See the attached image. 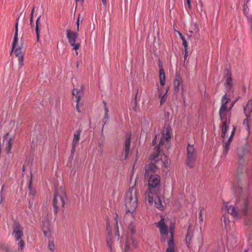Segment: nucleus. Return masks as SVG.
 I'll use <instances>...</instances> for the list:
<instances>
[{"label":"nucleus","instance_id":"obj_1","mask_svg":"<svg viewBox=\"0 0 252 252\" xmlns=\"http://www.w3.org/2000/svg\"><path fill=\"white\" fill-rule=\"evenodd\" d=\"M170 138L169 130L167 129L165 133L163 134L158 146L155 148L153 153L151 156V163L146 168L147 173L149 170L155 173L159 169L166 168L168 166L167 157L164 154L161 153V148H163V146H165L166 149L169 148V142Z\"/></svg>","mask_w":252,"mask_h":252},{"label":"nucleus","instance_id":"obj_2","mask_svg":"<svg viewBox=\"0 0 252 252\" xmlns=\"http://www.w3.org/2000/svg\"><path fill=\"white\" fill-rule=\"evenodd\" d=\"M252 209L251 198L242 196L236 204V207L232 205H229L227 207V212L234 218H243L245 225L250 227L251 226Z\"/></svg>","mask_w":252,"mask_h":252},{"label":"nucleus","instance_id":"obj_3","mask_svg":"<svg viewBox=\"0 0 252 252\" xmlns=\"http://www.w3.org/2000/svg\"><path fill=\"white\" fill-rule=\"evenodd\" d=\"M156 226L158 228L160 240L162 242H165L168 240V248L166 252H175V245L174 242V226H170L168 229L167 224V220L162 216L160 220L156 223Z\"/></svg>","mask_w":252,"mask_h":252},{"label":"nucleus","instance_id":"obj_4","mask_svg":"<svg viewBox=\"0 0 252 252\" xmlns=\"http://www.w3.org/2000/svg\"><path fill=\"white\" fill-rule=\"evenodd\" d=\"M230 102V99L227 96L226 94L222 96L219 115L222 122L221 137L222 138H224L225 137L230 122L231 110L229 106Z\"/></svg>","mask_w":252,"mask_h":252},{"label":"nucleus","instance_id":"obj_5","mask_svg":"<svg viewBox=\"0 0 252 252\" xmlns=\"http://www.w3.org/2000/svg\"><path fill=\"white\" fill-rule=\"evenodd\" d=\"M153 173L151 170H149L147 173L146 169L145 177L148 178V189L146 191L145 195L146 198H148V202L151 204L153 203V197L151 196V195L157 194L160 186V176Z\"/></svg>","mask_w":252,"mask_h":252},{"label":"nucleus","instance_id":"obj_6","mask_svg":"<svg viewBox=\"0 0 252 252\" xmlns=\"http://www.w3.org/2000/svg\"><path fill=\"white\" fill-rule=\"evenodd\" d=\"M137 190L135 186L129 188L125 195V205L127 212L126 214L130 213L134 217L133 213L137 207Z\"/></svg>","mask_w":252,"mask_h":252},{"label":"nucleus","instance_id":"obj_7","mask_svg":"<svg viewBox=\"0 0 252 252\" xmlns=\"http://www.w3.org/2000/svg\"><path fill=\"white\" fill-rule=\"evenodd\" d=\"M66 198L64 187L56 188L53 200V205L56 214L58 212L59 209L64 207Z\"/></svg>","mask_w":252,"mask_h":252},{"label":"nucleus","instance_id":"obj_8","mask_svg":"<svg viewBox=\"0 0 252 252\" xmlns=\"http://www.w3.org/2000/svg\"><path fill=\"white\" fill-rule=\"evenodd\" d=\"M186 164L189 167H193L195 165L196 159V152L192 145L188 144L187 147Z\"/></svg>","mask_w":252,"mask_h":252},{"label":"nucleus","instance_id":"obj_9","mask_svg":"<svg viewBox=\"0 0 252 252\" xmlns=\"http://www.w3.org/2000/svg\"><path fill=\"white\" fill-rule=\"evenodd\" d=\"M135 233V226L132 223H130L128 227L127 234L126 235V245L125 247V252H128L130 249V244L131 243L132 246L136 248L138 246L137 242L133 239V238H130V241L129 240V235H133Z\"/></svg>","mask_w":252,"mask_h":252},{"label":"nucleus","instance_id":"obj_10","mask_svg":"<svg viewBox=\"0 0 252 252\" xmlns=\"http://www.w3.org/2000/svg\"><path fill=\"white\" fill-rule=\"evenodd\" d=\"M66 37L68 42L73 47V49L75 50H78L80 46V43L78 42V33L72 32L70 29H67L66 30Z\"/></svg>","mask_w":252,"mask_h":252},{"label":"nucleus","instance_id":"obj_11","mask_svg":"<svg viewBox=\"0 0 252 252\" xmlns=\"http://www.w3.org/2000/svg\"><path fill=\"white\" fill-rule=\"evenodd\" d=\"M244 112L246 119L243 122V125L246 126L247 130H250V122L251 121V112H252V101L249 100L244 108Z\"/></svg>","mask_w":252,"mask_h":252},{"label":"nucleus","instance_id":"obj_12","mask_svg":"<svg viewBox=\"0 0 252 252\" xmlns=\"http://www.w3.org/2000/svg\"><path fill=\"white\" fill-rule=\"evenodd\" d=\"M13 234L16 241L20 240L23 235L21 227L18 223L14 224Z\"/></svg>","mask_w":252,"mask_h":252},{"label":"nucleus","instance_id":"obj_13","mask_svg":"<svg viewBox=\"0 0 252 252\" xmlns=\"http://www.w3.org/2000/svg\"><path fill=\"white\" fill-rule=\"evenodd\" d=\"M174 87L175 91L176 93L179 92L180 89H182V95L184 94V89L183 86V81L181 78L179 77H177L174 81Z\"/></svg>","mask_w":252,"mask_h":252},{"label":"nucleus","instance_id":"obj_14","mask_svg":"<svg viewBox=\"0 0 252 252\" xmlns=\"http://www.w3.org/2000/svg\"><path fill=\"white\" fill-rule=\"evenodd\" d=\"M15 54L18 58V62L19 64L20 65V66H22L23 65V61H24V56L23 54L21 51V48L19 47L17 48H15Z\"/></svg>","mask_w":252,"mask_h":252},{"label":"nucleus","instance_id":"obj_15","mask_svg":"<svg viewBox=\"0 0 252 252\" xmlns=\"http://www.w3.org/2000/svg\"><path fill=\"white\" fill-rule=\"evenodd\" d=\"M3 144L5 143L6 147V151L7 153H9L12 147V143H11V138L9 137L8 133H7L5 135L3 136Z\"/></svg>","mask_w":252,"mask_h":252},{"label":"nucleus","instance_id":"obj_16","mask_svg":"<svg viewBox=\"0 0 252 252\" xmlns=\"http://www.w3.org/2000/svg\"><path fill=\"white\" fill-rule=\"evenodd\" d=\"M151 196L153 197V202H155V206L157 208L162 210L163 206L162 204L161 201L159 196L156 195H151Z\"/></svg>","mask_w":252,"mask_h":252},{"label":"nucleus","instance_id":"obj_17","mask_svg":"<svg viewBox=\"0 0 252 252\" xmlns=\"http://www.w3.org/2000/svg\"><path fill=\"white\" fill-rule=\"evenodd\" d=\"M83 94V93L82 90H77L76 89H74L72 91V94L73 97L76 99L77 102H79Z\"/></svg>","mask_w":252,"mask_h":252},{"label":"nucleus","instance_id":"obj_18","mask_svg":"<svg viewBox=\"0 0 252 252\" xmlns=\"http://www.w3.org/2000/svg\"><path fill=\"white\" fill-rule=\"evenodd\" d=\"M81 132L82 130L81 129H79L74 133V137L72 142V145H77L78 144L80 140Z\"/></svg>","mask_w":252,"mask_h":252},{"label":"nucleus","instance_id":"obj_19","mask_svg":"<svg viewBox=\"0 0 252 252\" xmlns=\"http://www.w3.org/2000/svg\"><path fill=\"white\" fill-rule=\"evenodd\" d=\"M226 89L227 91L231 89L232 86V80L230 76V73L228 71L226 75Z\"/></svg>","mask_w":252,"mask_h":252},{"label":"nucleus","instance_id":"obj_20","mask_svg":"<svg viewBox=\"0 0 252 252\" xmlns=\"http://www.w3.org/2000/svg\"><path fill=\"white\" fill-rule=\"evenodd\" d=\"M130 139H131L130 136L129 135L127 137V138L126 140V141H125V152L126 158L127 157V156L129 153L130 145Z\"/></svg>","mask_w":252,"mask_h":252},{"label":"nucleus","instance_id":"obj_21","mask_svg":"<svg viewBox=\"0 0 252 252\" xmlns=\"http://www.w3.org/2000/svg\"><path fill=\"white\" fill-rule=\"evenodd\" d=\"M18 23H17L15 25V32L14 34V39L12 42V50L13 51L14 48H16V43L18 41Z\"/></svg>","mask_w":252,"mask_h":252},{"label":"nucleus","instance_id":"obj_22","mask_svg":"<svg viewBox=\"0 0 252 252\" xmlns=\"http://www.w3.org/2000/svg\"><path fill=\"white\" fill-rule=\"evenodd\" d=\"M159 80L160 85L162 86H164L165 82V76L164 71L163 68H160L159 69Z\"/></svg>","mask_w":252,"mask_h":252},{"label":"nucleus","instance_id":"obj_23","mask_svg":"<svg viewBox=\"0 0 252 252\" xmlns=\"http://www.w3.org/2000/svg\"><path fill=\"white\" fill-rule=\"evenodd\" d=\"M241 152L244 153V155H245L247 153V151L245 149L242 148L238 152V156L239 157L238 162L240 164L242 162H243V155L241 154Z\"/></svg>","mask_w":252,"mask_h":252},{"label":"nucleus","instance_id":"obj_24","mask_svg":"<svg viewBox=\"0 0 252 252\" xmlns=\"http://www.w3.org/2000/svg\"><path fill=\"white\" fill-rule=\"evenodd\" d=\"M40 18V16L38 17L36 21L35 30H36V38H37V41H38L39 39V28L38 27V25L39 23Z\"/></svg>","mask_w":252,"mask_h":252},{"label":"nucleus","instance_id":"obj_25","mask_svg":"<svg viewBox=\"0 0 252 252\" xmlns=\"http://www.w3.org/2000/svg\"><path fill=\"white\" fill-rule=\"evenodd\" d=\"M107 243L108 246L110 247V250L111 251L113 246V240L111 235H109L106 238Z\"/></svg>","mask_w":252,"mask_h":252},{"label":"nucleus","instance_id":"obj_26","mask_svg":"<svg viewBox=\"0 0 252 252\" xmlns=\"http://www.w3.org/2000/svg\"><path fill=\"white\" fill-rule=\"evenodd\" d=\"M168 91V90L167 89L166 90V93L162 95L161 94H159V97H161V99H160V104L161 105H162L166 101V98H167V94H166V93Z\"/></svg>","mask_w":252,"mask_h":252},{"label":"nucleus","instance_id":"obj_27","mask_svg":"<svg viewBox=\"0 0 252 252\" xmlns=\"http://www.w3.org/2000/svg\"><path fill=\"white\" fill-rule=\"evenodd\" d=\"M29 194L32 195L33 196L36 194L35 190L32 187V179H31L29 185Z\"/></svg>","mask_w":252,"mask_h":252},{"label":"nucleus","instance_id":"obj_28","mask_svg":"<svg viewBox=\"0 0 252 252\" xmlns=\"http://www.w3.org/2000/svg\"><path fill=\"white\" fill-rule=\"evenodd\" d=\"M231 143H228V142H226L224 143V145L223 146V150H224V154L225 155H226L229 149L230 148V144Z\"/></svg>","mask_w":252,"mask_h":252},{"label":"nucleus","instance_id":"obj_29","mask_svg":"<svg viewBox=\"0 0 252 252\" xmlns=\"http://www.w3.org/2000/svg\"><path fill=\"white\" fill-rule=\"evenodd\" d=\"M235 130H236V128L234 126H233V129H232V131L231 132V135L230 136H229L228 139L227 140V142H228V143H231L232 140V139H233V136L235 134Z\"/></svg>","mask_w":252,"mask_h":252},{"label":"nucleus","instance_id":"obj_30","mask_svg":"<svg viewBox=\"0 0 252 252\" xmlns=\"http://www.w3.org/2000/svg\"><path fill=\"white\" fill-rule=\"evenodd\" d=\"M48 248L51 251H54L55 249L54 243L52 241H49L48 243Z\"/></svg>","mask_w":252,"mask_h":252},{"label":"nucleus","instance_id":"obj_31","mask_svg":"<svg viewBox=\"0 0 252 252\" xmlns=\"http://www.w3.org/2000/svg\"><path fill=\"white\" fill-rule=\"evenodd\" d=\"M181 38L183 42V45L185 48V51H186L187 50V47H188V44L187 42L185 39V38L182 35H181Z\"/></svg>","mask_w":252,"mask_h":252},{"label":"nucleus","instance_id":"obj_32","mask_svg":"<svg viewBox=\"0 0 252 252\" xmlns=\"http://www.w3.org/2000/svg\"><path fill=\"white\" fill-rule=\"evenodd\" d=\"M204 212H205L204 209L203 208H202L200 211L199 220V222L200 223H202L203 221V215Z\"/></svg>","mask_w":252,"mask_h":252},{"label":"nucleus","instance_id":"obj_33","mask_svg":"<svg viewBox=\"0 0 252 252\" xmlns=\"http://www.w3.org/2000/svg\"><path fill=\"white\" fill-rule=\"evenodd\" d=\"M203 245V239L202 237H200L198 239V243L197 246L198 247V249L200 250Z\"/></svg>","mask_w":252,"mask_h":252},{"label":"nucleus","instance_id":"obj_34","mask_svg":"<svg viewBox=\"0 0 252 252\" xmlns=\"http://www.w3.org/2000/svg\"><path fill=\"white\" fill-rule=\"evenodd\" d=\"M190 239V235H189V232H188L187 234V236H186V243H187V246L188 248L189 247V245H190V243H189V240Z\"/></svg>","mask_w":252,"mask_h":252},{"label":"nucleus","instance_id":"obj_35","mask_svg":"<svg viewBox=\"0 0 252 252\" xmlns=\"http://www.w3.org/2000/svg\"><path fill=\"white\" fill-rule=\"evenodd\" d=\"M18 246H19V250H22L23 249L24 247L25 243H24V242L23 240H20L19 241V242H18Z\"/></svg>","mask_w":252,"mask_h":252},{"label":"nucleus","instance_id":"obj_36","mask_svg":"<svg viewBox=\"0 0 252 252\" xmlns=\"http://www.w3.org/2000/svg\"><path fill=\"white\" fill-rule=\"evenodd\" d=\"M104 109H105V116H104V119H108V108L106 107V104L105 103L104 104Z\"/></svg>","mask_w":252,"mask_h":252},{"label":"nucleus","instance_id":"obj_37","mask_svg":"<svg viewBox=\"0 0 252 252\" xmlns=\"http://www.w3.org/2000/svg\"><path fill=\"white\" fill-rule=\"evenodd\" d=\"M43 232L45 234V235L47 236V233H48V228H45L44 227H43Z\"/></svg>","mask_w":252,"mask_h":252},{"label":"nucleus","instance_id":"obj_38","mask_svg":"<svg viewBox=\"0 0 252 252\" xmlns=\"http://www.w3.org/2000/svg\"><path fill=\"white\" fill-rule=\"evenodd\" d=\"M77 145H72V149H71V153L72 154H73L75 151V148H76V146Z\"/></svg>","mask_w":252,"mask_h":252},{"label":"nucleus","instance_id":"obj_39","mask_svg":"<svg viewBox=\"0 0 252 252\" xmlns=\"http://www.w3.org/2000/svg\"><path fill=\"white\" fill-rule=\"evenodd\" d=\"M235 102H236V101H233L231 102L230 103H229V106L231 110H232Z\"/></svg>","mask_w":252,"mask_h":252},{"label":"nucleus","instance_id":"obj_40","mask_svg":"<svg viewBox=\"0 0 252 252\" xmlns=\"http://www.w3.org/2000/svg\"><path fill=\"white\" fill-rule=\"evenodd\" d=\"M248 10V7H247L246 5H244V13H245V15L247 14Z\"/></svg>","mask_w":252,"mask_h":252},{"label":"nucleus","instance_id":"obj_41","mask_svg":"<svg viewBox=\"0 0 252 252\" xmlns=\"http://www.w3.org/2000/svg\"><path fill=\"white\" fill-rule=\"evenodd\" d=\"M76 24H77V31H79V17H78V19H77V22H76Z\"/></svg>","mask_w":252,"mask_h":252},{"label":"nucleus","instance_id":"obj_42","mask_svg":"<svg viewBox=\"0 0 252 252\" xmlns=\"http://www.w3.org/2000/svg\"><path fill=\"white\" fill-rule=\"evenodd\" d=\"M79 102H77V104H76V109H77V111L78 112H81V110H80L79 108Z\"/></svg>","mask_w":252,"mask_h":252},{"label":"nucleus","instance_id":"obj_43","mask_svg":"<svg viewBox=\"0 0 252 252\" xmlns=\"http://www.w3.org/2000/svg\"><path fill=\"white\" fill-rule=\"evenodd\" d=\"M3 198L2 197L1 193H0V205L3 202Z\"/></svg>","mask_w":252,"mask_h":252},{"label":"nucleus","instance_id":"obj_44","mask_svg":"<svg viewBox=\"0 0 252 252\" xmlns=\"http://www.w3.org/2000/svg\"><path fill=\"white\" fill-rule=\"evenodd\" d=\"M157 136L156 135L155 137V138L153 140L152 143L153 145H155V143H156V139H157Z\"/></svg>","mask_w":252,"mask_h":252},{"label":"nucleus","instance_id":"obj_45","mask_svg":"<svg viewBox=\"0 0 252 252\" xmlns=\"http://www.w3.org/2000/svg\"><path fill=\"white\" fill-rule=\"evenodd\" d=\"M34 9H35V7L33 6L32 9V12H31V14L32 15V16H33V13H34Z\"/></svg>","mask_w":252,"mask_h":252},{"label":"nucleus","instance_id":"obj_46","mask_svg":"<svg viewBox=\"0 0 252 252\" xmlns=\"http://www.w3.org/2000/svg\"><path fill=\"white\" fill-rule=\"evenodd\" d=\"M33 16H32V15L31 14V18H30L31 24H32L33 22Z\"/></svg>","mask_w":252,"mask_h":252},{"label":"nucleus","instance_id":"obj_47","mask_svg":"<svg viewBox=\"0 0 252 252\" xmlns=\"http://www.w3.org/2000/svg\"><path fill=\"white\" fill-rule=\"evenodd\" d=\"M116 225H117V232H116V235L119 236V231L118 230V226L117 223H116Z\"/></svg>","mask_w":252,"mask_h":252},{"label":"nucleus","instance_id":"obj_48","mask_svg":"<svg viewBox=\"0 0 252 252\" xmlns=\"http://www.w3.org/2000/svg\"><path fill=\"white\" fill-rule=\"evenodd\" d=\"M187 56H188V52H187V50L186 51H185V56H184L185 60L186 59Z\"/></svg>","mask_w":252,"mask_h":252},{"label":"nucleus","instance_id":"obj_49","mask_svg":"<svg viewBox=\"0 0 252 252\" xmlns=\"http://www.w3.org/2000/svg\"><path fill=\"white\" fill-rule=\"evenodd\" d=\"M187 3H188L189 7H190V0H187Z\"/></svg>","mask_w":252,"mask_h":252},{"label":"nucleus","instance_id":"obj_50","mask_svg":"<svg viewBox=\"0 0 252 252\" xmlns=\"http://www.w3.org/2000/svg\"><path fill=\"white\" fill-rule=\"evenodd\" d=\"M102 0V2L103 4H106V0Z\"/></svg>","mask_w":252,"mask_h":252},{"label":"nucleus","instance_id":"obj_51","mask_svg":"<svg viewBox=\"0 0 252 252\" xmlns=\"http://www.w3.org/2000/svg\"><path fill=\"white\" fill-rule=\"evenodd\" d=\"M3 189H4V186H3L1 188V190L0 191V193H1V195H2V192L3 191Z\"/></svg>","mask_w":252,"mask_h":252},{"label":"nucleus","instance_id":"obj_52","mask_svg":"<svg viewBox=\"0 0 252 252\" xmlns=\"http://www.w3.org/2000/svg\"><path fill=\"white\" fill-rule=\"evenodd\" d=\"M77 2H80V3H82L84 0H76Z\"/></svg>","mask_w":252,"mask_h":252},{"label":"nucleus","instance_id":"obj_53","mask_svg":"<svg viewBox=\"0 0 252 252\" xmlns=\"http://www.w3.org/2000/svg\"><path fill=\"white\" fill-rule=\"evenodd\" d=\"M137 94H138V91H137V93H136V94L135 96V99H136V97H137Z\"/></svg>","mask_w":252,"mask_h":252},{"label":"nucleus","instance_id":"obj_54","mask_svg":"<svg viewBox=\"0 0 252 252\" xmlns=\"http://www.w3.org/2000/svg\"><path fill=\"white\" fill-rule=\"evenodd\" d=\"M246 15H247V14ZM247 17H248V19H249V20H250V18L249 17H248V16H247Z\"/></svg>","mask_w":252,"mask_h":252},{"label":"nucleus","instance_id":"obj_55","mask_svg":"<svg viewBox=\"0 0 252 252\" xmlns=\"http://www.w3.org/2000/svg\"><path fill=\"white\" fill-rule=\"evenodd\" d=\"M246 15H247V14ZM247 17H248V19H249V20H250V18L249 17H248V16H247Z\"/></svg>","mask_w":252,"mask_h":252},{"label":"nucleus","instance_id":"obj_56","mask_svg":"<svg viewBox=\"0 0 252 252\" xmlns=\"http://www.w3.org/2000/svg\"><path fill=\"white\" fill-rule=\"evenodd\" d=\"M24 170H25V168H24V167H23V171H24Z\"/></svg>","mask_w":252,"mask_h":252},{"label":"nucleus","instance_id":"obj_57","mask_svg":"<svg viewBox=\"0 0 252 252\" xmlns=\"http://www.w3.org/2000/svg\"><path fill=\"white\" fill-rule=\"evenodd\" d=\"M76 55L78 54V52L77 51H76Z\"/></svg>","mask_w":252,"mask_h":252},{"label":"nucleus","instance_id":"obj_58","mask_svg":"<svg viewBox=\"0 0 252 252\" xmlns=\"http://www.w3.org/2000/svg\"><path fill=\"white\" fill-rule=\"evenodd\" d=\"M244 252H248V251H245Z\"/></svg>","mask_w":252,"mask_h":252}]
</instances>
